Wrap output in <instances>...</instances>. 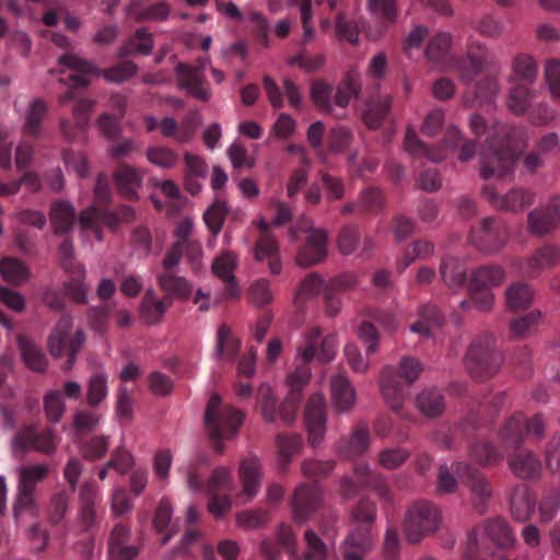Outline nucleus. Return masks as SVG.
Returning <instances> with one entry per match:
<instances>
[{
	"instance_id": "1",
	"label": "nucleus",
	"mask_w": 560,
	"mask_h": 560,
	"mask_svg": "<svg viewBox=\"0 0 560 560\" xmlns=\"http://www.w3.org/2000/svg\"><path fill=\"white\" fill-rule=\"evenodd\" d=\"M322 330L318 327H312L304 337L303 342L298 347L296 359L300 363L295 370L287 377L289 392L282 406V418L290 422L302 400V393L311 378L310 363L317 358L319 362H330L337 350V338L335 335H328L322 338Z\"/></svg>"
},
{
	"instance_id": "2",
	"label": "nucleus",
	"mask_w": 560,
	"mask_h": 560,
	"mask_svg": "<svg viewBox=\"0 0 560 560\" xmlns=\"http://www.w3.org/2000/svg\"><path fill=\"white\" fill-rule=\"evenodd\" d=\"M59 62L69 70L75 71L74 73H69L67 79H59L60 82H66L70 88L66 93L59 96L61 104H67L77 97L74 89L89 85L90 81L85 77L86 74L102 75L108 82L121 83L135 77L138 71V66L130 60L120 61L107 69L100 70L91 61L73 54L62 55L59 58Z\"/></svg>"
},
{
	"instance_id": "3",
	"label": "nucleus",
	"mask_w": 560,
	"mask_h": 560,
	"mask_svg": "<svg viewBox=\"0 0 560 560\" xmlns=\"http://www.w3.org/2000/svg\"><path fill=\"white\" fill-rule=\"evenodd\" d=\"M422 371V363L408 355L401 358L398 373L393 366L384 368L381 375V390L384 399L396 413L401 415L407 386L416 382Z\"/></svg>"
},
{
	"instance_id": "4",
	"label": "nucleus",
	"mask_w": 560,
	"mask_h": 560,
	"mask_svg": "<svg viewBox=\"0 0 560 560\" xmlns=\"http://www.w3.org/2000/svg\"><path fill=\"white\" fill-rule=\"evenodd\" d=\"M491 541L495 548L505 549L514 544V536L509 524L500 518H490L485 524V535L482 538V549L480 548L478 535L475 529L467 534V539L463 550L464 560H502L501 555H497L486 546Z\"/></svg>"
},
{
	"instance_id": "5",
	"label": "nucleus",
	"mask_w": 560,
	"mask_h": 560,
	"mask_svg": "<svg viewBox=\"0 0 560 560\" xmlns=\"http://www.w3.org/2000/svg\"><path fill=\"white\" fill-rule=\"evenodd\" d=\"M244 413L230 406L222 405L221 397L213 394L206 408L205 424L211 439L213 448L222 453L224 446L221 440L233 438L243 424Z\"/></svg>"
},
{
	"instance_id": "6",
	"label": "nucleus",
	"mask_w": 560,
	"mask_h": 560,
	"mask_svg": "<svg viewBox=\"0 0 560 560\" xmlns=\"http://www.w3.org/2000/svg\"><path fill=\"white\" fill-rule=\"evenodd\" d=\"M187 486L190 491L206 490L210 497L208 510L215 517L223 516L231 509L229 493L232 491V478L229 468H215L207 485L203 486L201 475L196 467H191L187 475Z\"/></svg>"
},
{
	"instance_id": "7",
	"label": "nucleus",
	"mask_w": 560,
	"mask_h": 560,
	"mask_svg": "<svg viewBox=\"0 0 560 560\" xmlns=\"http://www.w3.org/2000/svg\"><path fill=\"white\" fill-rule=\"evenodd\" d=\"M503 362L501 352L497 349L495 339L490 334L480 335L470 343L466 354V369L479 381L493 377Z\"/></svg>"
},
{
	"instance_id": "8",
	"label": "nucleus",
	"mask_w": 560,
	"mask_h": 560,
	"mask_svg": "<svg viewBox=\"0 0 560 560\" xmlns=\"http://www.w3.org/2000/svg\"><path fill=\"white\" fill-rule=\"evenodd\" d=\"M521 153L522 148H518L510 137L501 143L490 140L487 150L481 154V177L483 179L505 177L514 170Z\"/></svg>"
},
{
	"instance_id": "9",
	"label": "nucleus",
	"mask_w": 560,
	"mask_h": 560,
	"mask_svg": "<svg viewBox=\"0 0 560 560\" xmlns=\"http://www.w3.org/2000/svg\"><path fill=\"white\" fill-rule=\"evenodd\" d=\"M440 524V509L430 501L419 500L406 512L404 532L410 544H417L425 536L435 533Z\"/></svg>"
},
{
	"instance_id": "10",
	"label": "nucleus",
	"mask_w": 560,
	"mask_h": 560,
	"mask_svg": "<svg viewBox=\"0 0 560 560\" xmlns=\"http://www.w3.org/2000/svg\"><path fill=\"white\" fill-rule=\"evenodd\" d=\"M306 234L304 244L296 254V264L303 268H308L323 262L328 255V233L324 229L314 228L308 220L301 222L296 228L290 229V238L292 242L298 240V232Z\"/></svg>"
},
{
	"instance_id": "11",
	"label": "nucleus",
	"mask_w": 560,
	"mask_h": 560,
	"mask_svg": "<svg viewBox=\"0 0 560 560\" xmlns=\"http://www.w3.org/2000/svg\"><path fill=\"white\" fill-rule=\"evenodd\" d=\"M525 418L522 413L512 416L499 432L500 444L508 457L511 471L523 479L525 475L524 441Z\"/></svg>"
},
{
	"instance_id": "12",
	"label": "nucleus",
	"mask_w": 560,
	"mask_h": 560,
	"mask_svg": "<svg viewBox=\"0 0 560 560\" xmlns=\"http://www.w3.org/2000/svg\"><path fill=\"white\" fill-rule=\"evenodd\" d=\"M71 326V316H61L48 338V349L52 357L59 358L67 354L68 358L63 366L66 370L72 369L77 354L85 342V335L81 329L77 330L71 339L68 338Z\"/></svg>"
},
{
	"instance_id": "13",
	"label": "nucleus",
	"mask_w": 560,
	"mask_h": 560,
	"mask_svg": "<svg viewBox=\"0 0 560 560\" xmlns=\"http://www.w3.org/2000/svg\"><path fill=\"white\" fill-rule=\"evenodd\" d=\"M463 141L464 138L460 131L456 127L451 126L444 135L443 148H429L419 139L415 129L408 127L405 133L404 148L413 159L425 158L432 162H440L446 156L445 150L458 149Z\"/></svg>"
},
{
	"instance_id": "14",
	"label": "nucleus",
	"mask_w": 560,
	"mask_h": 560,
	"mask_svg": "<svg viewBox=\"0 0 560 560\" xmlns=\"http://www.w3.org/2000/svg\"><path fill=\"white\" fill-rule=\"evenodd\" d=\"M135 219V210L131 206L122 205L118 209L101 210L95 207L81 211L79 222L82 229L91 230L97 241H103L102 225L116 230L120 223H128Z\"/></svg>"
},
{
	"instance_id": "15",
	"label": "nucleus",
	"mask_w": 560,
	"mask_h": 560,
	"mask_svg": "<svg viewBox=\"0 0 560 560\" xmlns=\"http://www.w3.org/2000/svg\"><path fill=\"white\" fill-rule=\"evenodd\" d=\"M207 60L203 58L198 59L196 65L178 62L175 67L179 89L200 102H208L212 96L205 74Z\"/></svg>"
},
{
	"instance_id": "16",
	"label": "nucleus",
	"mask_w": 560,
	"mask_h": 560,
	"mask_svg": "<svg viewBox=\"0 0 560 560\" xmlns=\"http://www.w3.org/2000/svg\"><path fill=\"white\" fill-rule=\"evenodd\" d=\"M453 470L469 489L475 511L483 514L487 510V503L492 497V486L488 478L477 468L465 462L454 463Z\"/></svg>"
},
{
	"instance_id": "17",
	"label": "nucleus",
	"mask_w": 560,
	"mask_h": 560,
	"mask_svg": "<svg viewBox=\"0 0 560 560\" xmlns=\"http://www.w3.org/2000/svg\"><path fill=\"white\" fill-rule=\"evenodd\" d=\"M508 237L506 228L495 218L487 217L470 233V243L480 252H499Z\"/></svg>"
},
{
	"instance_id": "18",
	"label": "nucleus",
	"mask_w": 560,
	"mask_h": 560,
	"mask_svg": "<svg viewBox=\"0 0 560 560\" xmlns=\"http://www.w3.org/2000/svg\"><path fill=\"white\" fill-rule=\"evenodd\" d=\"M322 499V490L316 482L296 488L291 500L294 522L300 525L306 523L320 506Z\"/></svg>"
},
{
	"instance_id": "19",
	"label": "nucleus",
	"mask_w": 560,
	"mask_h": 560,
	"mask_svg": "<svg viewBox=\"0 0 560 560\" xmlns=\"http://www.w3.org/2000/svg\"><path fill=\"white\" fill-rule=\"evenodd\" d=\"M13 447L22 452L35 450L51 454L57 447L56 432L50 428L37 432L32 425L24 427L14 435Z\"/></svg>"
},
{
	"instance_id": "20",
	"label": "nucleus",
	"mask_w": 560,
	"mask_h": 560,
	"mask_svg": "<svg viewBox=\"0 0 560 560\" xmlns=\"http://www.w3.org/2000/svg\"><path fill=\"white\" fill-rule=\"evenodd\" d=\"M505 307L514 315L510 320V337L522 339L525 335V283L516 281L505 290Z\"/></svg>"
},
{
	"instance_id": "21",
	"label": "nucleus",
	"mask_w": 560,
	"mask_h": 560,
	"mask_svg": "<svg viewBox=\"0 0 560 560\" xmlns=\"http://www.w3.org/2000/svg\"><path fill=\"white\" fill-rule=\"evenodd\" d=\"M304 418L308 431V442L316 446L322 442L326 431V401L322 394H314L310 397Z\"/></svg>"
},
{
	"instance_id": "22",
	"label": "nucleus",
	"mask_w": 560,
	"mask_h": 560,
	"mask_svg": "<svg viewBox=\"0 0 560 560\" xmlns=\"http://www.w3.org/2000/svg\"><path fill=\"white\" fill-rule=\"evenodd\" d=\"M487 48L480 43H471L464 58H454L452 69L458 74L460 81L470 84L483 70Z\"/></svg>"
},
{
	"instance_id": "23",
	"label": "nucleus",
	"mask_w": 560,
	"mask_h": 560,
	"mask_svg": "<svg viewBox=\"0 0 560 560\" xmlns=\"http://www.w3.org/2000/svg\"><path fill=\"white\" fill-rule=\"evenodd\" d=\"M509 83L508 108L515 115H523L525 113V58L521 55L514 59Z\"/></svg>"
},
{
	"instance_id": "24",
	"label": "nucleus",
	"mask_w": 560,
	"mask_h": 560,
	"mask_svg": "<svg viewBox=\"0 0 560 560\" xmlns=\"http://www.w3.org/2000/svg\"><path fill=\"white\" fill-rule=\"evenodd\" d=\"M101 497L97 489L91 482L83 483L79 489V518L83 530H90L98 520L97 509L101 504Z\"/></svg>"
},
{
	"instance_id": "25",
	"label": "nucleus",
	"mask_w": 560,
	"mask_h": 560,
	"mask_svg": "<svg viewBox=\"0 0 560 560\" xmlns=\"http://www.w3.org/2000/svg\"><path fill=\"white\" fill-rule=\"evenodd\" d=\"M528 225L533 233L542 235L560 225V197L545 208L533 211L528 218Z\"/></svg>"
},
{
	"instance_id": "26",
	"label": "nucleus",
	"mask_w": 560,
	"mask_h": 560,
	"mask_svg": "<svg viewBox=\"0 0 560 560\" xmlns=\"http://www.w3.org/2000/svg\"><path fill=\"white\" fill-rule=\"evenodd\" d=\"M156 281L164 292V299L172 305L173 300L187 301L192 293V283L185 277L177 276L174 272H161L156 276Z\"/></svg>"
},
{
	"instance_id": "27",
	"label": "nucleus",
	"mask_w": 560,
	"mask_h": 560,
	"mask_svg": "<svg viewBox=\"0 0 560 560\" xmlns=\"http://www.w3.org/2000/svg\"><path fill=\"white\" fill-rule=\"evenodd\" d=\"M130 530L121 524H117L108 539V556L110 560H133L138 553V547L129 544Z\"/></svg>"
},
{
	"instance_id": "28",
	"label": "nucleus",
	"mask_w": 560,
	"mask_h": 560,
	"mask_svg": "<svg viewBox=\"0 0 560 560\" xmlns=\"http://www.w3.org/2000/svg\"><path fill=\"white\" fill-rule=\"evenodd\" d=\"M240 479L243 486L242 495L247 500L255 498L260 488L261 462L256 456H248L242 459L238 468Z\"/></svg>"
},
{
	"instance_id": "29",
	"label": "nucleus",
	"mask_w": 560,
	"mask_h": 560,
	"mask_svg": "<svg viewBox=\"0 0 560 560\" xmlns=\"http://www.w3.org/2000/svg\"><path fill=\"white\" fill-rule=\"evenodd\" d=\"M77 212L74 207L65 200H56L51 203L49 221L56 235H68L75 223Z\"/></svg>"
},
{
	"instance_id": "30",
	"label": "nucleus",
	"mask_w": 560,
	"mask_h": 560,
	"mask_svg": "<svg viewBox=\"0 0 560 560\" xmlns=\"http://www.w3.org/2000/svg\"><path fill=\"white\" fill-rule=\"evenodd\" d=\"M172 12L166 1H156L148 5H141L140 1L133 0L127 9L128 15L135 18L136 22H164Z\"/></svg>"
},
{
	"instance_id": "31",
	"label": "nucleus",
	"mask_w": 560,
	"mask_h": 560,
	"mask_svg": "<svg viewBox=\"0 0 560 560\" xmlns=\"http://www.w3.org/2000/svg\"><path fill=\"white\" fill-rule=\"evenodd\" d=\"M255 258L259 261L267 259L271 275H280L282 270L279 245L271 233L260 234L255 244Z\"/></svg>"
},
{
	"instance_id": "32",
	"label": "nucleus",
	"mask_w": 560,
	"mask_h": 560,
	"mask_svg": "<svg viewBox=\"0 0 560 560\" xmlns=\"http://www.w3.org/2000/svg\"><path fill=\"white\" fill-rule=\"evenodd\" d=\"M482 195L499 210L518 212L525 206V192L522 189H512L506 195L500 196L493 186L486 185L482 188Z\"/></svg>"
},
{
	"instance_id": "33",
	"label": "nucleus",
	"mask_w": 560,
	"mask_h": 560,
	"mask_svg": "<svg viewBox=\"0 0 560 560\" xmlns=\"http://www.w3.org/2000/svg\"><path fill=\"white\" fill-rule=\"evenodd\" d=\"M94 105V101L90 98L78 100L73 108L75 130L73 132L71 131L70 124L67 120H62L60 124L61 132L67 139L73 141L80 136H83L90 121V113L93 110Z\"/></svg>"
},
{
	"instance_id": "34",
	"label": "nucleus",
	"mask_w": 560,
	"mask_h": 560,
	"mask_svg": "<svg viewBox=\"0 0 560 560\" xmlns=\"http://www.w3.org/2000/svg\"><path fill=\"white\" fill-rule=\"evenodd\" d=\"M16 342L25 365L34 372L44 373L48 366L45 352L24 335H19Z\"/></svg>"
},
{
	"instance_id": "35",
	"label": "nucleus",
	"mask_w": 560,
	"mask_h": 560,
	"mask_svg": "<svg viewBox=\"0 0 560 560\" xmlns=\"http://www.w3.org/2000/svg\"><path fill=\"white\" fill-rule=\"evenodd\" d=\"M331 399L338 411L350 410L355 402V390L347 376L337 374L330 381Z\"/></svg>"
},
{
	"instance_id": "36",
	"label": "nucleus",
	"mask_w": 560,
	"mask_h": 560,
	"mask_svg": "<svg viewBox=\"0 0 560 560\" xmlns=\"http://www.w3.org/2000/svg\"><path fill=\"white\" fill-rule=\"evenodd\" d=\"M114 180L124 198L129 200L138 198V188L141 186L142 177L136 168L126 164L119 165L114 173Z\"/></svg>"
},
{
	"instance_id": "37",
	"label": "nucleus",
	"mask_w": 560,
	"mask_h": 560,
	"mask_svg": "<svg viewBox=\"0 0 560 560\" xmlns=\"http://www.w3.org/2000/svg\"><path fill=\"white\" fill-rule=\"evenodd\" d=\"M440 275L448 288H463L467 281L466 264L455 257L443 258L440 265Z\"/></svg>"
},
{
	"instance_id": "38",
	"label": "nucleus",
	"mask_w": 560,
	"mask_h": 560,
	"mask_svg": "<svg viewBox=\"0 0 560 560\" xmlns=\"http://www.w3.org/2000/svg\"><path fill=\"white\" fill-rule=\"evenodd\" d=\"M392 103L393 98L390 95H380L376 98L370 100L363 113L364 124L370 129L380 128L392 108Z\"/></svg>"
},
{
	"instance_id": "39",
	"label": "nucleus",
	"mask_w": 560,
	"mask_h": 560,
	"mask_svg": "<svg viewBox=\"0 0 560 560\" xmlns=\"http://www.w3.org/2000/svg\"><path fill=\"white\" fill-rule=\"evenodd\" d=\"M354 476L361 487H372L376 490L380 498L385 501L390 500V490L383 477L373 472L366 463H357L353 467Z\"/></svg>"
},
{
	"instance_id": "40",
	"label": "nucleus",
	"mask_w": 560,
	"mask_h": 560,
	"mask_svg": "<svg viewBox=\"0 0 560 560\" xmlns=\"http://www.w3.org/2000/svg\"><path fill=\"white\" fill-rule=\"evenodd\" d=\"M171 304L164 299H158L153 289H149L141 302V316L149 325L159 323Z\"/></svg>"
},
{
	"instance_id": "41",
	"label": "nucleus",
	"mask_w": 560,
	"mask_h": 560,
	"mask_svg": "<svg viewBox=\"0 0 560 560\" xmlns=\"http://www.w3.org/2000/svg\"><path fill=\"white\" fill-rule=\"evenodd\" d=\"M366 8L383 30H387L397 20L398 9L396 0H368Z\"/></svg>"
},
{
	"instance_id": "42",
	"label": "nucleus",
	"mask_w": 560,
	"mask_h": 560,
	"mask_svg": "<svg viewBox=\"0 0 560 560\" xmlns=\"http://www.w3.org/2000/svg\"><path fill=\"white\" fill-rule=\"evenodd\" d=\"M444 315L433 304H424L419 308V320L411 325V331L430 337L432 329L441 327Z\"/></svg>"
},
{
	"instance_id": "43",
	"label": "nucleus",
	"mask_w": 560,
	"mask_h": 560,
	"mask_svg": "<svg viewBox=\"0 0 560 560\" xmlns=\"http://www.w3.org/2000/svg\"><path fill=\"white\" fill-rule=\"evenodd\" d=\"M241 341L232 335L231 328L222 324L217 334L215 355L222 361H234L237 358Z\"/></svg>"
},
{
	"instance_id": "44",
	"label": "nucleus",
	"mask_w": 560,
	"mask_h": 560,
	"mask_svg": "<svg viewBox=\"0 0 560 560\" xmlns=\"http://www.w3.org/2000/svg\"><path fill=\"white\" fill-rule=\"evenodd\" d=\"M370 445V432L364 425H359L352 435L339 446V452L349 459L363 455Z\"/></svg>"
},
{
	"instance_id": "45",
	"label": "nucleus",
	"mask_w": 560,
	"mask_h": 560,
	"mask_svg": "<svg viewBox=\"0 0 560 560\" xmlns=\"http://www.w3.org/2000/svg\"><path fill=\"white\" fill-rule=\"evenodd\" d=\"M284 399H287V397ZM284 401L285 400L282 401V404L280 405V407L278 409V407H277V399L273 396V394L271 392V388L269 386H261L259 388V392H258V402H259L261 416H262L265 421H267V422H275L277 417H278V413H279L281 420L285 424L293 423L295 418H296L298 411H295L294 418H293L292 421L285 422L284 419L282 418V406H283ZM300 404H301V401L299 402V406H298L296 410H299Z\"/></svg>"
},
{
	"instance_id": "46",
	"label": "nucleus",
	"mask_w": 560,
	"mask_h": 560,
	"mask_svg": "<svg viewBox=\"0 0 560 560\" xmlns=\"http://www.w3.org/2000/svg\"><path fill=\"white\" fill-rule=\"evenodd\" d=\"M47 115V105L40 98H35L25 115L23 132L27 137L38 138L42 133V121Z\"/></svg>"
},
{
	"instance_id": "47",
	"label": "nucleus",
	"mask_w": 560,
	"mask_h": 560,
	"mask_svg": "<svg viewBox=\"0 0 560 560\" xmlns=\"http://www.w3.org/2000/svg\"><path fill=\"white\" fill-rule=\"evenodd\" d=\"M70 277L65 282V293L77 304L88 303V287L84 283L85 269L78 266L77 269L70 270Z\"/></svg>"
},
{
	"instance_id": "48",
	"label": "nucleus",
	"mask_w": 560,
	"mask_h": 560,
	"mask_svg": "<svg viewBox=\"0 0 560 560\" xmlns=\"http://www.w3.org/2000/svg\"><path fill=\"white\" fill-rule=\"evenodd\" d=\"M416 406L427 417H439L444 410V397L435 388L424 389L417 396Z\"/></svg>"
},
{
	"instance_id": "49",
	"label": "nucleus",
	"mask_w": 560,
	"mask_h": 560,
	"mask_svg": "<svg viewBox=\"0 0 560 560\" xmlns=\"http://www.w3.org/2000/svg\"><path fill=\"white\" fill-rule=\"evenodd\" d=\"M504 279V270L494 265H487L477 268L470 279L471 288L490 289L499 285Z\"/></svg>"
},
{
	"instance_id": "50",
	"label": "nucleus",
	"mask_w": 560,
	"mask_h": 560,
	"mask_svg": "<svg viewBox=\"0 0 560 560\" xmlns=\"http://www.w3.org/2000/svg\"><path fill=\"white\" fill-rule=\"evenodd\" d=\"M469 455L482 466H494L499 464L503 455L489 441L477 440L469 446Z\"/></svg>"
},
{
	"instance_id": "51",
	"label": "nucleus",
	"mask_w": 560,
	"mask_h": 560,
	"mask_svg": "<svg viewBox=\"0 0 560 560\" xmlns=\"http://www.w3.org/2000/svg\"><path fill=\"white\" fill-rule=\"evenodd\" d=\"M0 273L7 282L13 285L21 284L30 277L26 265L13 257H5L0 261Z\"/></svg>"
},
{
	"instance_id": "52",
	"label": "nucleus",
	"mask_w": 560,
	"mask_h": 560,
	"mask_svg": "<svg viewBox=\"0 0 560 560\" xmlns=\"http://www.w3.org/2000/svg\"><path fill=\"white\" fill-rule=\"evenodd\" d=\"M361 91L359 75L350 71L346 79L338 85L335 93V103L340 108H346L352 97H358Z\"/></svg>"
},
{
	"instance_id": "53",
	"label": "nucleus",
	"mask_w": 560,
	"mask_h": 560,
	"mask_svg": "<svg viewBox=\"0 0 560 560\" xmlns=\"http://www.w3.org/2000/svg\"><path fill=\"white\" fill-rule=\"evenodd\" d=\"M228 212V205L223 200H215L205 211L203 221L213 237H217L221 232Z\"/></svg>"
},
{
	"instance_id": "54",
	"label": "nucleus",
	"mask_w": 560,
	"mask_h": 560,
	"mask_svg": "<svg viewBox=\"0 0 560 560\" xmlns=\"http://www.w3.org/2000/svg\"><path fill=\"white\" fill-rule=\"evenodd\" d=\"M49 474V467L45 464L25 465L19 469V483L25 489L35 491L36 486Z\"/></svg>"
},
{
	"instance_id": "55",
	"label": "nucleus",
	"mask_w": 560,
	"mask_h": 560,
	"mask_svg": "<svg viewBox=\"0 0 560 560\" xmlns=\"http://www.w3.org/2000/svg\"><path fill=\"white\" fill-rule=\"evenodd\" d=\"M497 80L491 75H487L476 83L474 88V98L471 101L466 100L465 103L469 106H481L492 103L497 96Z\"/></svg>"
},
{
	"instance_id": "56",
	"label": "nucleus",
	"mask_w": 560,
	"mask_h": 560,
	"mask_svg": "<svg viewBox=\"0 0 560 560\" xmlns=\"http://www.w3.org/2000/svg\"><path fill=\"white\" fill-rule=\"evenodd\" d=\"M109 447V436L95 435L80 443L81 455L91 462L105 456Z\"/></svg>"
},
{
	"instance_id": "57",
	"label": "nucleus",
	"mask_w": 560,
	"mask_h": 560,
	"mask_svg": "<svg viewBox=\"0 0 560 560\" xmlns=\"http://www.w3.org/2000/svg\"><path fill=\"white\" fill-rule=\"evenodd\" d=\"M277 447L281 460V465L285 467L298 454L302 447V439L298 434L280 433L277 436Z\"/></svg>"
},
{
	"instance_id": "58",
	"label": "nucleus",
	"mask_w": 560,
	"mask_h": 560,
	"mask_svg": "<svg viewBox=\"0 0 560 560\" xmlns=\"http://www.w3.org/2000/svg\"><path fill=\"white\" fill-rule=\"evenodd\" d=\"M452 44V36L450 33L442 32L433 36L427 46L425 56L432 62H440L445 59Z\"/></svg>"
},
{
	"instance_id": "59",
	"label": "nucleus",
	"mask_w": 560,
	"mask_h": 560,
	"mask_svg": "<svg viewBox=\"0 0 560 560\" xmlns=\"http://www.w3.org/2000/svg\"><path fill=\"white\" fill-rule=\"evenodd\" d=\"M332 92H334L332 85H330L324 81H315L312 84L311 98L314 102V104L316 105V107L322 113H325V114L332 113V110H334L332 103H331Z\"/></svg>"
},
{
	"instance_id": "60",
	"label": "nucleus",
	"mask_w": 560,
	"mask_h": 560,
	"mask_svg": "<svg viewBox=\"0 0 560 560\" xmlns=\"http://www.w3.org/2000/svg\"><path fill=\"white\" fill-rule=\"evenodd\" d=\"M385 205L382 190L376 187H369L359 194V211L364 213H377Z\"/></svg>"
},
{
	"instance_id": "61",
	"label": "nucleus",
	"mask_w": 560,
	"mask_h": 560,
	"mask_svg": "<svg viewBox=\"0 0 560 560\" xmlns=\"http://www.w3.org/2000/svg\"><path fill=\"white\" fill-rule=\"evenodd\" d=\"M145 155L150 163L162 168H173L179 160L178 154L167 147H150Z\"/></svg>"
},
{
	"instance_id": "62",
	"label": "nucleus",
	"mask_w": 560,
	"mask_h": 560,
	"mask_svg": "<svg viewBox=\"0 0 560 560\" xmlns=\"http://www.w3.org/2000/svg\"><path fill=\"white\" fill-rule=\"evenodd\" d=\"M107 377L103 373L94 374L88 384V405L97 407L107 396Z\"/></svg>"
},
{
	"instance_id": "63",
	"label": "nucleus",
	"mask_w": 560,
	"mask_h": 560,
	"mask_svg": "<svg viewBox=\"0 0 560 560\" xmlns=\"http://www.w3.org/2000/svg\"><path fill=\"white\" fill-rule=\"evenodd\" d=\"M44 410L50 422L57 423L61 420L66 406L60 390H51L45 395Z\"/></svg>"
},
{
	"instance_id": "64",
	"label": "nucleus",
	"mask_w": 560,
	"mask_h": 560,
	"mask_svg": "<svg viewBox=\"0 0 560 560\" xmlns=\"http://www.w3.org/2000/svg\"><path fill=\"white\" fill-rule=\"evenodd\" d=\"M248 20L256 42L264 48H268L270 45V24L268 19L260 12H252Z\"/></svg>"
}]
</instances>
